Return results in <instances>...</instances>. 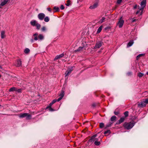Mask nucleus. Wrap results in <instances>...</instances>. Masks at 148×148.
<instances>
[{"mask_svg":"<svg viewBox=\"0 0 148 148\" xmlns=\"http://www.w3.org/2000/svg\"><path fill=\"white\" fill-rule=\"evenodd\" d=\"M135 123L134 121H132L130 123L125 122L123 124V126L125 129L129 130L133 127Z\"/></svg>","mask_w":148,"mask_h":148,"instance_id":"nucleus-1","label":"nucleus"},{"mask_svg":"<svg viewBox=\"0 0 148 148\" xmlns=\"http://www.w3.org/2000/svg\"><path fill=\"white\" fill-rule=\"evenodd\" d=\"M38 34L37 33H36L33 35V36L34 37V40H37L38 39L40 40H42L44 39V36L42 34H39L38 35Z\"/></svg>","mask_w":148,"mask_h":148,"instance_id":"nucleus-2","label":"nucleus"},{"mask_svg":"<svg viewBox=\"0 0 148 148\" xmlns=\"http://www.w3.org/2000/svg\"><path fill=\"white\" fill-rule=\"evenodd\" d=\"M19 117L20 118H23L25 117L27 120H29L31 119L32 116L31 114H28L27 113H23L19 115Z\"/></svg>","mask_w":148,"mask_h":148,"instance_id":"nucleus-3","label":"nucleus"},{"mask_svg":"<svg viewBox=\"0 0 148 148\" xmlns=\"http://www.w3.org/2000/svg\"><path fill=\"white\" fill-rule=\"evenodd\" d=\"M124 23V21L122 19V17L119 19V21L117 23V25L119 28H121L122 27Z\"/></svg>","mask_w":148,"mask_h":148,"instance_id":"nucleus-4","label":"nucleus"},{"mask_svg":"<svg viewBox=\"0 0 148 148\" xmlns=\"http://www.w3.org/2000/svg\"><path fill=\"white\" fill-rule=\"evenodd\" d=\"M146 5V0H143L141 2L140 5L141 6V7L140 8H139L140 10H141L142 11L143 10L144 7Z\"/></svg>","mask_w":148,"mask_h":148,"instance_id":"nucleus-5","label":"nucleus"},{"mask_svg":"<svg viewBox=\"0 0 148 148\" xmlns=\"http://www.w3.org/2000/svg\"><path fill=\"white\" fill-rule=\"evenodd\" d=\"M45 17V15L43 13H40L38 15V18L41 21L43 20Z\"/></svg>","mask_w":148,"mask_h":148,"instance_id":"nucleus-6","label":"nucleus"},{"mask_svg":"<svg viewBox=\"0 0 148 148\" xmlns=\"http://www.w3.org/2000/svg\"><path fill=\"white\" fill-rule=\"evenodd\" d=\"M64 95V92L62 89L61 90V92L59 95L60 97L57 99V101H60L63 97Z\"/></svg>","mask_w":148,"mask_h":148,"instance_id":"nucleus-7","label":"nucleus"},{"mask_svg":"<svg viewBox=\"0 0 148 148\" xmlns=\"http://www.w3.org/2000/svg\"><path fill=\"white\" fill-rule=\"evenodd\" d=\"M138 106L140 108H143L145 106V104L144 103L143 101L138 102Z\"/></svg>","mask_w":148,"mask_h":148,"instance_id":"nucleus-8","label":"nucleus"},{"mask_svg":"<svg viewBox=\"0 0 148 148\" xmlns=\"http://www.w3.org/2000/svg\"><path fill=\"white\" fill-rule=\"evenodd\" d=\"M98 6V3L96 2L95 3L92 5L90 6L89 8L90 9H92L96 8Z\"/></svg>","mask_w":148,"mask_h":148,"instance_id":"nucleus-9","label":"nucleus"},{"mask_svg":"<svg viewBox=\"0 0 148 148\" xmlns=\"http://www.w3.org/2000/svg\"><path fill=\"white\" fill-rule=\"evenodd\" d=\"M125 118V117H122L120 118V119L118 121V123H116V124H120L121 123H122L123 122Z\"/></svg>","mask_w":148,"mask_h":148,"instance_id":"nucleus-10","label":"nucleus"},{"mask_svg":"<svg viewBox=\"0 0 148 148\" xmlns=\"http://www.w3.org/2000/svg\"><path fill=\"white\" fill-rule=\"evenodd\" d=\"M6 36L5 32V31H2L1 32V37L2 39L4 38Z\"/></svg>","mask_w":148,"mask_h":148,"instance_id":"nucleus-11","label":"nucleus"},{"mask_svg":"<svg viewBox=\"0 0 148 148\" xmlns=\"http://www.w3.org/2000/svg\"><path fill=\"white\" fill-rule=\"evenodd\" d=\"M37 23V21L35 20H32L30 23L31 25L33 26H35Z\"/></svg>","mask_w":148,"mask_h":148,"instance_id":"nucleus-12","label":"nucleus"},{"mask_svg":"<svg viewBox=\"0 0 148 148\" xmlns=\"http://www.w3.org/2000/svg\"><path fill=\"white\" fill-rule=\"evenodd\" d=\"M64 56V54L63 53H62L60 55H57L55 58L54 60H55L60 58H62Z\"/></svg>","mask_w":148,"mask_h":148,"instance_id":"nucleus-13","label":"nucleus"},{"mask_svg":"<svg viewBox=\"0 0 148 148\" xmlns=\"http://www.w3.org/2000/svg\"><path fill=\"white\" fill-rule=\"evenodd\" d=\"M116 119V117L115 116H112L110 118V121L113 123Z\"/></svg>","mask_w":148,"mask_h":148,"instance_id":"nucleus-14","label":"nucleus"},{"mask_svg":"<svg viewBox=\"0 0 148 148\" xmlns=\"http://www.w3.org/2000/svg\"><path fill=\"white\" fill-rule=\"evenodd\" d=\"M103 45V42L101 41H99L97 43L95 46H101Z\"/></svg>","mask_w":148,"mask_h":148,"instance_id":"nucleus-15","label":"nucleus"},{"mask_svg":"<svg viewBox=\"0 0 148 148\" xmlns=\"http://www.w3.org/2000/svg\"><path fill=\"white\" fill-rule=\"evenodd\" d=\"M21 61L20 60H17L16 66L18 67L20 66L21 65Z\"/></svg>","mask_w":148,"mask_h":148,"instance_id":"nucleus-16","label":"nucleus"},{"mask_svg":"<svg viewBox=\"0 0 148 148\" xmlns=\"http://www.w3.org/2000/svg\"><path fill=\"white\" fill-rule=\"evenodd\" d=\"M145 55V53H141L139 54V55H138L136 58V59L137 60H138L140 57H141L142 56H144Z\"/></svg>","mask_w":148,"mask_h":148,"instance_id":"nucleus-17","label":"nucleus"},{"mask_svg":"<svg viewBox=\"0 0 148 148\" xmlns=\"http://www.w3.org/2000/svg\"><path fill=\"white\" fill-rule=\"evenodd\" d=\"M71 71L69 70V69H68L67 71H66L65 72V74L66 75L65 77L69 75L71 73Z\"/></svg>","mask_w":148,"mask_h":148,"instance_id":"nucleus-18","label":"nucleus"},{"mask_svg":"<svg viewBox=\"0 0 148 148\" xmlns=\"http://www.w3.org/2000/svg\"><path fill=\"white\" fill-rule=\"evenodd\" d=\"M41 31L43 32H46L47 30V28L45 26H43L41 29Z\"/></svg>","mask_w":148,"mask_h":148,"instance_id":"nucleus-19","label":"nucleus"},{"mask_svg":"<svg viewBox=\"0 0 148 148\" xmlns=\"http://www.w3.org/2000/svg\"><path fill=\"white\" fill-rule=\"evenodd\" d=\"M16 88L15 87H12L10 88L9 91L10 92L16 91Z\"/></svg>","mask_w":148,"mask_h":148,"instance_id":"nucleus-20","label":"nucleus"},{"mask_svg":"<svg viewBox=\"0 0 148 148\" xmlns=\"http://www.w3.org/2000/svg\"><path fill=\"white\" fill-rule=\"evenodd\" d=\"M84 47H79L78 49L74 51L75 52L80 51L83 49Z\"/></svg>","mask_w":148,"mask_h":148,"instance_id":"nucleus-21","label":"nucleus"},{"mask_svg":"<svg viewBox=\"0 0 148 148\" xmlns=\"http://www.w3.org/2000/svg\"><path fill=\"white\" fill-rule=\"evenodd\" d=\"M102 27V26H100L98 28L97 31V33H99L101 31Z\"/></svg>","mask_w":148,"mask_h":148,"instance_id":"nucleus-22","label":"nucleus"},{"mask_svg":"<svg viewBox=\"0 0 148 148\" xmlns=\"http://www.w3.org/2000/svg\"><path fill=\"white\" fill-rule=\"evenodd\" d=\"M134 43L133 40L130 41L128 43L127 46H132Z\"/></svg>","mask_w":148,"mask_h":148,"instance_id":"nucleus-23","label":"nucleus"},{"mask_svg":"<svg viewBox=\"0 0 148 148\" xmlns=\"http://www.w3.org/2000/svg\"><path fill=\"white\" fill-rule=\"evenodd\" d=\"M44 21L45 22H47L49 21V17L47 16L46 17H45L44 19Z\"/></svg>","mask_w":148,"mask_h":148,"instance_id":"nucleus-24","label":"nucleus"},{"mask_svg":"<svg viewBox=\"0 0 148 148\" xmlns=\"http://www.w3.org/2000/svg\"><path fill=\"white\" fill-rule=\"evenodd\" d=\"M36 27V29L39 30L40 29L41 25L38 23H37L36 25L35 26Z\"/></svg>","mask_w":148,"mask_h":148,"instance_id":"nucleus-25","label":"nucleus"},{"mask_svg":"<svg viewBox=\"0 0 148 148\" xmlns=\"http://www.w3.org/2000/svg\"><path fill=\"white\" fill-rule=\"evenodd\" d=\"M30 51V50L28 48H26L24 50V52L25 53H28Z\"/></svg>","mask_w":148,"mask_h":148,"instance_id":"nucleus-26","label":"nucleus"},{"mask_svg":"<svg viewBox=\"0 0 148 148\" xmlns=\"http://www.w3.org/2000/svg\"><path fill=\"white\" fill-rule=\"evenodd\" d=\"M71 5V1L70 0H68L66 1V5L68 6H69Z\"/></svg>","mask_w":148,"mask_h":148,"instance_id":"nucleus-27","label":"nucleus"},{"mask_svg":"<svg viewBox=\"0 0 148 148\" xmlns=\"http://www.w3.org/2000/svg\"><path fill=\"white\" fill-rule=\"evenodd\" d=\"M53 9L55 10V11H54L53 12H54L59 11V8L58 7H56V6L54 7H53Z\"/></svg>","mask_w":148,"mask_h":148,"instance_id":"nucleus-28","label":"nucleus"},{"mask_svg":"<svg viewBox=\"0 0 148 148\" xmlns=\"http://www.w3.org/2000/svg\"><path fill=\"white\" fill-rule=\"evenodd\" d=\"M113 123L112 122H110L108 124H107L105 128H107L108 127H110Z\"/></svg>","mask_w":148,"mask_h":148,"instance_id":"nucleus-29","label":"nucleus"},{"mask_svg":"<svg viewBox=\"0 0 148 148\" xmlns=\"http://www.w3.org/2000/svg\"><path fill=\"white\" fill-rule=\"evenodd\" d=\"M128 113L129 112L128 111H126L124 113V114L125 116V117H125V118L128 116Z\"/></svg>","mask_w":148,"mask_h":148,"instance_id":"nucleus-30","label":"nucleus"},{"mask_svg":"<svg viewBox=\"0 0 148 148\" xmlns=\"http://www.w3.org/2000/svg\"><path fill=\"white\" fill-rule=\"evenodd\" d=\"M57 101V100L56 99H54L49 104V106H51L53 104L55 103Z\"/></svg>","mask_w":148,"mask_h":148,"instance_id":"nucleus-31","label":"nucleus"},{"mask_svg":"<svg viewBox=\"0 0 148 148\" xmlns=\"http://www.w3.org/2000/svg\"><path fill=\"white\" fill-rule=\"evenodd\" d=\"M105 19V18L104 17L102 18L100 20V21H99V23H102L104 22Z\"/></svg>","mask_w":148,"mask_h":148,"instance_id":"nucleus-32","label":"nucleus"},{"mask_svg":"<svg viewBox=\"0 0 148 148\" xmlns=\"http://www.w3.org/2000/svg\"><path fill=\"white\" fill-rule=\"evenodd\" d=\"M51 106H47L46 107V109H47L48 108H49V111H54V110L51 107Z\"/></svg>","mask_w":148,"mask_h":148,"instance_id":"nucleus-33","label":"nucleus"},{"mask_svg":"<svg viewBox=\"0 0 148 148\" xmlns=\"http://www.w3.org/2000/svg\"><path fill=\"white\" fill-rule=\"evenodd\" d=\"M97 136V134H95L93 135L92 136L90 139L88 141H91L92 139L94 138H95Z\"/></svg>","mask_w":148,"mask_h":148,"instance_id":"nucleus-34","label":"nucleus"},{"mask_svg":"<svg viewBox=\"0 0 148 148\" xmlns=\"http://www.w3.org/2000/svg\"><path fill=\"white\" fill-rule=\"evenodd\" d=\"M145 105L148 103V99H146L143 101Z\"/></svg>","mask_w":148,"mask_h":148,"instance_id":"nucleus-35","label":"nucleus"},{"mask_svg":"<svg viewBox=\"0 0 148 148\" xmlns=\"http://www.w3.org/2000/svg\"><path fill=\"white\" fill-rule=\"evenodd\" d=\"M94 144L95 145L97 146H98L100 144V143L99 141H95V142Z\"/></svg>","mask_w":148,"mask_h":148,"instance_id":"nucleus-36","label":"nucleus"},{"mask_svg":"<svg viewBox=\"0 0 148 148\" xmlns=\"http://www.w3.org/2000/svg\"><path fill=\"white\" fill-rule=\"evenodd\" d=\"M98 138H94L92 139V140L91 141H88V142H90L92 143V142H93L94 141L95 142V141H98Z\"/></svg>","mask_w":148,"mask_h":148,"instance_id":"nucleus-37","label":"nucleus"},{"mask_svg":"<svg viewBox=\"0 0 148 148\" xmlns=\"http://www.w3.org/2000/svg\"><path fill=\"white\" fill-rule=\"evenodd\" d=\"M22 89H17V88H16V91H17V92L18 93H21L22 92Z\"/></svg>","mask_w":148,"mask_h":148,"instance_id":"nucleus-38","label":"nucleus"},{"mask_svg":"<svg viewBox=\"0 0 148 148\" xmlns=\"http://www.w3.org/2000/svg\"><path fill=\"white\" fill-rule=\"evenodd\" d=\"M110 133H111V132H110V130H107L105 131V132H104V134H106L108 133L110 134Z\"/></svg>","mask_w":148,"mask_h":148,"instance_id":"nucleus-39","label":"nucleus"},{"mask_svg":"<svg viewBox=\"0 0 148 148\" xmlns=\"http://www.w3.org/2000/svg\"><path fill=\"white\" fill-rule=\"evenodd\" d=\"M104 126V124L103 123H100L99 125V127L100 128H102Z\"/></svg>","mask_w":148,"mask_h":148,"instance_id":"nucleus-40","label":"nucleus"},{"mask_svg":"<svg viewBox=\"0 0 148 148\" xmlns=\"http://www.w3.org/2000/svg\"><path fill=\"white\" fill-rule=\"evenodd\" d=\"M132 75V73L131 72H129L127 73V76H130Z\"/></svg>","mask_w":148,"mask_h":148,"instance_id":"nucleus-41","label":"nucleus"},{"mask_svg":"<svg viewBox=\"0 0 148 148\" xmlns=\"http://www.w3.org/2000/svg\"><path fill=\"white\" fill-rule=\"evenodd\" d=\"M143 75V74L141 73H139L138 76L139 77H142Z\"/></svg>","mask_w":148,"mask_h":148,"instance_id":"nucleus-42","label":"nucleus"},{"mask_svg":"<svg viewBox=\"0 0 148 148\" xmlns=\"http://www.w3.org/2000/svg\"><path fill=\"white\" fill-rule=\"evenodd\" d=\"M114 114L116 115H118L119 114V111H115L114 112Z\"/></svg>","mask_w":148,"mask_h":148,"instance_id":"nucleus-43","label":"nucleus"},{"mask_svg":"<svg viewBox=\"0 0 148 148\" xmlns=\"http://www.w3.org/2000/svg\"><path fill=\"white\" fill-rule=\"evenodd\" d=\"M122 1V0H118L117 1V3L118 4H119L121 3Z\"/></svg>","mask_w":148,"mask_h":148,"instance_id":"nucleus-44","label":"nucleus"},{"mask_svg":"<svg viewBox=\"0 0 148 148\" xmlns=\"http://www.w3.org/2000/svg\"><path fill=\"white\" fill-rule=\"evenodd\" d=\"M60 8L61 10H63L64 9V7L63 5H62L60 6Z\"/></svg>","mask_w":148,"mask_h":148,"instance_id":"nucleus-45","label":"nucleus"},{"mask_svg":"<svg viewBox=\"0 0 148 148\" xmlns=\"http://www.w3.org/2000/svg\"><path fill=\"white\" fill-rule=\"evenodd\" d=\"M47 10L49 12H51L52 10L50 8H47Z\"/></svg>","mask_w":148,"mask_h":148,"instance_id":"nucleus-46","label":"nucleus"},{"mask_svg":"<svg viewBox=\"0 0 148 148\" xmlns=\"http://www.w3.org/2000/svg\"><path fill=\"white\" fill-rule=\"evenodd\" d=\"M92 107L94 108L96 106V104L95 103H93L92 104Z\"/></svg>","mask_w":148,"mask_h":148,"instance_id":"nucleus-47","label":"nucleus"},{"mask_svg":"<svg viewBox=\"0 0 148 148\" xmlns=\"http://www.w3.org/2000/svg\"><path fill=\"white\" fill-rule=\"evenodd\" d=\"M138 6L137 5H135L134 7V9H135L137 8Z\"/></svg>","mask_w":148,"mask_h":148,"instance_id":"nucleus-48","label":"nucleus"},{"mask_svg":"<svg viewBox=\"0 0 148 148\" xmlns=\"http://www.w3.org/2000/svg\"><path fill=\"white\" fill-rule=\"evenodd\" d=\"M73 66L71 67L70 69H69V70H70V71H71L73 70Z\"/></svg>","mask_w":148,"mask_h":148,"instance_id":"nucleus-49","label":"nucleus"},{"mask_svg":"<svg viewBox=\"0 0 148 148\" xmlns=\"http://www.w3.org/2000/svg\"><path fill=\"white\" fill-rule=\"evenodd\" d=\"M136 21V19H132V22H134Z\"/></svg>","mask_w":148,"mask_h":148,"instance_id":"nucleus-50","label":"nucleus"},{"mask_svg":"<svg viewBox=\"0 0 148 148\" xmlns=\"http://www.w3.org/2000/svg\"><path fill=\"white\" fill-rule=\"evenodd\" d=\"M139 12H140L139 10L137 11L136 13V14H138L139 13Z\"/></svg>","mask_w":148,"mask_h":148,"instance_id":"nucleus-51","label":"nucleus"},{"mask_svg":"<svg viewBox=\"0 0 148 148\" xmlns=\"http://www.w3.org/2000/svg\"><path fill=\"white\" fill-rule=\"evenodd\" d=\"M31 41L32 42H33V41H34V39H31Z\"/></svg>","mask_w":148,"mask_h":148,"instance_id":"nucleus-52","label":"nucleus"},{"mask_svg":"<svg viewBox=\"0 0 148 148\" xmlns=\"http://www.w3.org/2000/svg\"><path fill=\"white\" fill-rule=\"evenodd\" d=\"M99 47H95V48H99Z\"/></svg>","mask_w":148,"mask_h":148,"instance_id":"nucleus-53","label":"nucleus"},{"mask_svg":"<svg viewBox=\"0 0 148 148\" xmlns=\"http://www.w3.org/2000/svg\"><path fill=\"white\" fill-rule=\"evenodd\" d=\"M146 74L147 75H148V72Z\"/></svg>","mask_w":148,"mask_h":148,"instance_id":"nucleus-54","label":"nucleus"},{"mask_svg":"<svg viewBox=\"0 0 148 148\" xmlns=\"http://www.w3.org/2000/svg\"><path fill=\"white\" fill-rule=\"evenodd\" d=\"M0 69H2V67H1V66L0 65Z\"/></svg>","mask_w":148,"mask_h":148,"instance_id":"nucleus-55","label":"nucleus"},{"mask_svg":"<svg viewBox=\"0 0 148 148\" xmlns=\"http://www.w3.org/2000/svg\"><path fill=\"white\" fill-rule=\"evenodd\" d=\"M1 75H0V78H1Z\"/></svg>","mask_w":148,"mask_h":148,"instance_id":"nucleus-56","label":"nucleus"},{"mask_svg":"<svg viewBox=\"0 0 148 148\" xmlns=\"http://www.w3.org/2000/svg\"><path fill=\"white\" fill-rule=\"evenodd\" d=\"M0 106H1V105H0Z\"/></svg>","mask_w":148,"mask_h":148,"instance_id":"nucleus-57","label":"nucleus"}]
</instances>
